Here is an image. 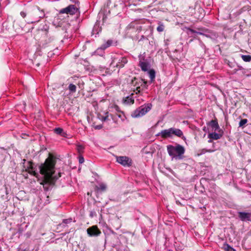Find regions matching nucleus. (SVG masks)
<instances>
[{"instance_id": "nucleus-1", "label": "nucleus", "mask_w": 251, "mask_h": 251, "mask_svg": "<svg viewBox=\"0 0 251 251\" xmlns=\"http://www.w3.org/2000/svg\"><path fill=\"white\" fill-rule=\"evenodd\" d=\"M56 162V157L50 154L45 162L39 166L40 174L44 176V178L41 184L43 185L45 190H48L49 188L47 185L54 184L56 180L61 176L60 172H58L57 175L55 174Z\"/></svg>"}, {"instance_id": "nucleus-2", "label": "nucleus", "mask_w": 251, "mask_h": 251, "mask_svg": "<svg viewBox=\"0 0 251 251\" xmlns=\"http://www.w3.org/2000/svg\"><path fill=\"white\" fill-rule=\"evenodd\" d=\"M167 150L172 160L174 159L181 160L183 158L185 149L182 145L179 144H176V146L169 145L167 146Z\"/></svg>"}, {"instance_id": "nucleus-3", "label": "nucleus", "mask_w": 251, "mask_h": 251, "mask_svg": "<svg viewBox=\"0 0 251 251\" xmlns=\"http://www.w3.org/2000/svg\"><path fill=\"white\" fill-rule=\"evenodd\" d=\"M45 14L43 10H40L39 7H37V9L33 10L30 15V19L25 21L27 24H35L39 22L41 19L44 17Z\"/></svg>"}, {"instance_id": "nucleus-4", "label": "nucleus", "mask_w": 251, "mask_h": 251, "mask_svg": "<svg viewBox=\"0 0 251 251\" xmlns=\"http://www.w3.org/2000/svg\"><path fill=\"white\" fill-rule=\"evenodd\" d=\"M151 106L152 105L151 103H148L146 105L141 106L136 109L132 114L131 116L134 118L142 117L151 109Z\"/></svg>"}, {"instance_id": "nucleus-5", "label": "nucleus", "mask_w": 251, "mask_h": 251, "mask_svg": "<svg viewBox=\"0 0 251 251\" xmlns=\"http://www.w3.org/2000/svg\"><path fill=\"white\" fill-rule=\"evenodd\" d=\"M78 10V8L74 5H70L65 8L60 10L59 13L61 14L66 13L70 15H74Z\"/></svg>"}, {"instance_id": "nucleus-6", "label": "nucleus", "mask_w": 251, "mask_h": 251, "mask_svg": "<svg viewBox=\"0 0 251 251\" xmlns=\"http://www.w3.org/2000/svg\"><path fill=\"white\" fill-rule=\"evenodd\" d=\"M116 161L124 166L129 167L131 164V159L126 156H116Z\"/></svg>"}, {"instance_id": "nucleus-7", "label": "nucleus", "mask_w": 251, "mask_h": 251, "mask_svg": "<svg viewBox=\"0 0 251 251\" xmlns=\"http://www.w3.org/2000/svg\"><path fill=\"white\" fill-rule=\"evenodd\" d=\"M116 60L118 61L115 65V67L117 68H122L127 63V59L126 57L123 56L121 57L120 58H114L111 62V64H114Z\"/></svg>"}, {"instance_id": "nucleus-8", "label": "nucleus", "mask_w": 251, "mask_h": 251, "mask_svg": "<svg viewBox=\"0 0 251 251\" xmlns=\"http://www.w3.org/2000/svg\"><path fill=\"white\" fill-rule=\"evenodd\" d=\"M239 218L243 222L251 221V212H238Z\"/></svg>"}, {"instance_id": "nucleus-9", "label": "nucleus", "mask_w": 251, "mask_h": 251, "mask_svg": "<svg viewBox=\"0 0 251 251\" xmlns=\"http://www.w3.org/2000/svg\"><path fill=\"white\" fill-rule=\"evenodd\" d=\"M87 232L90 236H97L101 233L100 231L96 226H92L87 228Z\"/></svg>"}, {"instance_id": "nucleus-10", "label": "nucleus", "mask_w": 251, "mask_h": 251, "mask_svg": "<svg viewBox=\"0 0 251 251\" xmlns=\"http://www.w3.org/2000/svg\"><path fill=\"white\" fill-rule=\"evenodd\" d=\"M142 83L143 79L141 78H137L134 77L131 81L132 85L136 87V90L138 93L141 91L140 87Z\"/></svg>"}, {"instance_id": "nucleus-11", "label": "nucleus", "mask_w": 251, "mask_h": 251, "mask_svg": "<svg viewBox=\"0 0 251 251\" xmlns=\"http://www.w3.org/2000/svg\"><path fill=\"white\" fill-rule=\"evenodd\" d=\"M219 133L212 132L208 134V137L209 139H212L213 140H218L220 139L223 135V131L222 129H219L218 130Z\"/></svg>"}, {"instance_id": "nucleus-12", "label": "nucleus", "mask_w": 251, "mask_h": 251, "mask_svg": "<svg viewBox=\"0 0 251 251\" xmlns=\"http://www.w3.org/2000/svg\"><path fill=\"white\" fill-rule=\"evenodd\" d=\"M157 136L160 135L163 138H171V133L170 128L167 129L161 130L159 133L157 134Z\"/></svg>"}, {"instance_id": "nucleus-13", "label": "nucleus", "mask_w": 251, "mask_h": 251, "mask_svg": "<svg viewBox=\"0 0 251 251\" xmlns=\"http://www.w3.org/2000/svg\"><path fill=\"white\" fill-rule=\"evenodd\" d=\"M28 164V166L27 167L26 171H27L29 174L37 177L38 176V174L34 170L32 163L29 161Z\"/></svg>"}, {"instance_id": "nucleus-14", "label": "nucleus", "mask_w": 251, "mask_h": 251, "mask_svg": "<svg viewBox=\"0 0 251 251\" xmlns=\"http://www.w3.org/2000/svg\"><path fill=\"white\" fill-rule=\"evenodd\" d=\"M170 130L172 137L174 135L178 137H182L183 134L180 129L171 127L170 128Z\"/></svg>"}, {"instance_id": "nucleus-15", "label": "nucleus", "mask_w": 251, "mask_h": 251, "mask_svg": "<svg viewBox=\"0 0 251 251\" xmlns=\"http://www.w3.org/2000/svg\"><path fill=\"white\" fill-rule=\"evenodd\" d=\"M187 30H188L187 31V33L188 34H190V33H197L198 34H199V35H203V36H204L207 38H209L210 37V33H207V32H197V31L193 29H191L189 27H187L186 28Z\"/></svg>"}, {"instance_id": "nucleus-16", "label": "nucleus", "mask_w": 251, "mask_h": 251, "mask_svg": "<svg viewBox=\"0 0 251 251\" xmlns=\"http://www.w3.org/2000/svg\"><path fill=\"white\" fill-rule=\"evenodd\" d=\"M209 125L213 128L215 131L219 130L220 129V126L218 125V122L217 120H211Z\"/></svg>"}, {"instance_id": "nucleus-17", "label": "nucleus", "mask_w": 251, "mask_h": 251, "mask_svg": "<svg viewBox=\"0 0 251 251\" xmlns=\"http://www.w3.org/2000/svg\"><path fill=\"white\" fill-rule=\"evenodd\" d=\"M139 65L141 67V70L145 72L148 71L150 67V64L148 61L144 62H142L141 63H139Z\"/></svg>"}, {"instance_id": "nucleus-18", "label": "nucleus", "mask_w": 251, "mask_h": 251, "mask_svg": "<svg viewBox=\"0 0 251 251\" xmlns=\"http://www.w3.org/2000/svg\"><path fill=\"white\" fill-rule=\"evenodd\" d=\"M54 132L57 134L60 135L63 137H65L67 135L66 133L63 131V129L60 127H56L54 129Z\"/></svg>"}, {"instance_id": "nucleus-19", "label": "nucleus", "mask_w": 251, "mask_h": 251, "mask_svg": "<svg viewBox=\"0 0 251 251\" xmlns=\"http://www.w3.org/2000/svg\"><path fill=\"white\" fill-rule=\"evenodd\" d=\"M113 43V41L111 39L108 40L105 43L103 44L101 46L102 47V49H104L105 50L107 48L110 47Z\"/></svg>"}, {"instance_id": "nucleus-20", "label": "nucleus", "mask_w": 251, "mask_h": 251, "mask_svg": "<svg viewBox=\"0 0 251 251\" xmlns=\"http://www.w3.org/2000/svg\"><path fill=\"white\" fill-rule=\"evenodd\" d=\"M207 33H210V37L209 38L211 39L212 40H215L217 39V38L218 37V34L214 31H210L208 29V31H207Z\"/></svg>"}, {"instance_id": "nucleus-21", "label": "nucleus", "mask_w": 251, "mask_h": 251, "mask_svg": "<svg viewBox=\"0 0 251 251\" xmlns=\"http://www.w3.org/2000/svg\"><path fill=\"white\" fill-rule=\"evenodd\" d=\"M223 248L224 249L225 251H236L234 249H233L226 243H225L223 244Z\"/></svg>"}, {"instance_id": "nucleus-22", "label": "nucleus", "mask_w": 251, "mask_h": 251, "mask_svg": "<svg viewBox=\"0 0 251 251\" xmlns=\"http://www.w3.org/2000/svg\"><path fill=\"white\" fill-rule=\"evenodd\" d=\"M158 26L156 28L157 31L159 32L163 31L165 28L164 25L161 22H158Z\"/></svg>"}, {"instance_id": "nucleus-23", "label": "nucleus", "mask_w": 251, "mask_h": 251, "mask_svg": "<svg viewBox=\"0 0 251 251\" xmlns=\"http://www.w3.org/2000/svg\"><path fill=\"white\" fill-rule=\"evenodd\" d=\"M72 222V218H69L67 219H64L62 223L60 224V226L61 227H65L66 225L70 224Z\"/></svg>"}, {"instance_id": "nucleus-24", "label": "nucleus", "mask_w": 251, "mask_h": 251, "mask_svg": "<svg viewBox=\"0 0 251 251\" xmlns=\"http://www.w3.org/2000/svg\"><path fill=\"white\" fill-rule=\"evenodd\" d=\"M104 49H102V47L100 46V48H98L97 50L95 51V53L100 56H102L104 53Z\"/></svg>"}, {"instance_id": "nucleus-25", "label": "nucleus", "mask_w": 251, "mask_h": 251, "mask_svg": "<svg viewBox=\"0 0 251 251\" xmlns=\"http://www.w3.org/2000/svg\"><path fill=\"white\" fill-rule=\"evenodd\" d=\"M214 151V150H206L205 149H201L199 151V153H198V156L201 155L202 154L205 153L207 152H212Z\"/></svg>"}, {"instance_id": "nucleus-26", "label": "nucleus", "mask_w": 251, "mask_h": 251, "mask_svg": "<svg viewBox=\"0 0 251 251\" xmlns=\"http://www.w3.org/2000/svg\"><path fill=\"white\" fill-rule=\"evenodd\" d=\"M241 58L245 62H249L251 61V56L250 55H242Z\"/></svg>"}, {"instance_id": "nucleus-27", "label": "nucleus", "mask_w": 251, "mask_h": 251, "mask_svg": "<svg viewBox=\"0 0 251 251\" xmlns=\"http://www.w3.org/2000/svg\"><path fill=\"white\" fill-rule=\"evenodd\" d=\"M68 89L71 92L75 93L76 92V87L75 85L71 83L68 86Z\"/></svg>"}, {"instance_id": "nucleus-28", "label": "nucleus", "mask_w": 251, "mask_h": 251, "mask_svg": "<svg viewBox=\"0 0 251 251\" xmlns=\"http://www.w3.org/2000/svg\"><path fill=\"white\" fill-rule=\"evenodd\" d=\"M145 53H144L143 54L139 56V63H141L142 62H144L147 61V59L145 58Z\"/></svg>"}, {"instance_id": "nucleus-29", "label": "nucleus", "mask_w": 251, "mask_h": 251, "mask_svg": "<svg viewBox=\"0 0 251 251\" xmlns=\"http://www.w3.org/2000/svg\"><path fill=\"white\" fill-rule=\"evenodd\" d=\"M247 122L248 120L247 119H241L239 124V127L243 126Z\"/></svg>"}, {"instance_id": "nucleus-30", "label": "nucleus", "mask_w": 251, "mask_h": 251, "mask_svg": "<svg viewBox=\"0 0 251 251\" xmlns=\"http://www.w3.org/2000/svg\"><path fill=\"white\" fill-rule=\"evenodd\" d=\"M150 77L151 80H153L155 76V72L153 70H150L149 72Z\"/></svg>"}, {"instance_id": "nucleus-31", "label": "nucleus", "mask_w": 251, "mask_h": 251, "mask_svg": "<svg viewBox=\"0 0 251 251\" xmlns=\"http://www.w3.org/2000/svg\"><path fill=\"white\" fill-rule=\"evenodd\" d=\"M106 189V185L104 183H101L100 184L99 187L98 188V190H100L102 191H105Z\"/></svg>"}, {"instance_id": "nucleus-32", "label": "nucleus", "mask_w": 251, "mask_h": 251, "mask_svg": "<svg viewBox=\"0 0 251 251\" xmlns=\"http://www.w3.org/2000/svg\"><path fill=\"white\" fill-rule=\"evenodd\" d=\"M237 69L238 71H240V73L243 75H244L246 72V70L244 68H243L242 66H238Z\"/></svg>"}, {"instance_id": "nucleus-33", "label": "nucleus", "mask_w": 251, "mask_h": 251, "mask_svg": "<svg viewBox=\"0 0 251 251\" xmlns=\"http://www.w3.org/2000/svg\"><path fill=\"white\" fill-rule=\"evenodd\" d=\"M121 114H118L117 116L122 121H124L126 119V116L124 114L123 112H121Z\"/></svg>"}, {"instance_id": "nucleus-34", "label": "nucleus", "mask_w": 251, "mask_h": 251, "mask_svg": "<svg viewBox=\"0 0 251 251\" xmlns=\"http://www.w3.org/2000/svg\"><path fill=\"white\" fill-rule=\"evenodd\" d=\"M83 149H84V148L82 145H79L77 146V150L79 153L82 152L83 151Z\"/></svg>"}, {"instance_id": "nucleus-35", "label": "nucleus", "mask_w": 251, "mask_h": 251, "mask_svg": "<svg viewBox=\"0 0 251 251\" xmlns=\"http://www.w3.org/2000/svg\"><path fill=\"white\" fill-rule=\"evenodd\" d=\"M198 30H199L198 32H207L208 31V29L205 28H198Z\"/></svg>"}, {"instance_id": "nucleus-36", "label": "nucleus", "mask_w": 251, "mask_h": 251, "mask_svg": "<svg viewBox=\"0 0 251 251\" xmlns=\"http://www.w3.org/2000/svg\"><path fill=\"white\" fill-rule=\"evenodd\" d=\"M141 86H142L143 87L147 89L148 88V85H147V82L146 81H144L143 80V83L142 84V85Z\"/></svg>"}, {"instance_id": "nucleus-37", "label": "nucleus", "mask_w": 251, "mask_h": 251, "mask_svg": "<svg viewBox=\"0 0 251 251\" xmlns=\"http://www.w3.org/2000/svg\"><path fill=\"white\" fill-rule=\"evenodd\" d=\"M84 161V159L82 156H79V163H82Z\"/></svg>"}, {"instance_id": "nucleus-38", "label": "nucleus", "mask_w": 251, "mask_h": 251, "mask_svg": "<svg viewBox=\"0 0 251 251\" xmlns=\"http://www.w3.org/2000/svg\"><path fill=\"white\" fill-rule=\"evenodd\" d=\"M108 119V116H102L100 120L102 122L106 121Z\"/></svg>"}, {"instance_id": "nucleus-39", "label": "nucleus", "mask_w": 251, "mask_h": 251, "mask_svg": "<svg viewBox=\"0 0 251 251\" xmlns=\"http://www.w3.org/2000/svg\"><path fill=\"white\" fill-rule=\"evenodd\" d=\"M94 128L96 129H100L102 128V125H100L95 126Z\"/></svg>"}, {"instance_id": "nucleus-40", "label": "nucleus", "mask_w": 251, "mask_h": 251, "mask_svg": "<svg viewBox=\"0 0 251 251\" xmlns=\"http://www.w3.org/2000/svg\"><path fill=\"white\" fill-rule=\"evenodd\" d=\"M20 15L24 18H25L26 17V13L25 12H23V11L21 12Z\"/></svg>"}, {"instance_id": "nucleus-41", "label": "nucleus", "mask_w": 251, "mask_h": 251, "mask_svg": "<svg viewBox=\"0 0 251 251\" xmlns=\"http://www.w3.org/2000/svg\"><path fill=\"white\" fill-rule=\"evenodd\" d=\"M228 65L230 67V68H233L234 67V66L233 65V63L230 62H228Z\"/></svg>"}, {"instance_id": "nucleus-42", "label": "nucleus", "mask_w": 251, "mask_h": 251, "mask_svg": "<svg viewBox=\"0 0 251 251\" xmlns=\"http://www.w3.org/2000/svg\"><path fill=\"white\" fill-rule=\"evenodd\" d=\"M17 251H27L26 249H23L21 248H18Z\"/></svg>"}, {"instance_id": "nucleus-43", "label": "nucleus", "mask_w": 251, "mask_h": 251, "mask_svg": "<svg viewBox=\"0 0 251 251\" xmlns=\"http://www.w3.org/2000/svg\"><path fill=\"white\" fill-rule=\"evenodd\" d=\"M25 235L26 236V238H29L31 236V233L30 232H27L25 234Z\"/></svg>"}, {"instance_id": "nucleus-44", "label": "nucleus", "mask_w": 251, "mask_h": 251, "mask_svg": "<svg viewBox=\"0 0 251 251\" xmlns=\"http://www.w3.org/2000/svg\"><path fill=\"white\" fill-rule=\"evenodd\" d=\"M238 70L237 68H235L233 70V74H236L237 72H238Z\"/></svg>"}, {"instance_id": "nucleus-45", "label": "nucleus", "mask_w": 251, "mask_h": 251, "mask_svg": "<svg viewBox=\"0 0 251 251\" xmlns=\"http://www.w3.org/2000/svg\"><path fill=\"white\" fill-rule=\"evenodd\" d=\"M115 109L116 110V111H117L118 112H121L122 111H121L119 109V107L117 106H116L115 107Z\"/></svg>"}, {"instance_id": "nucleus-46", "label": "nucleus", "mask_w": 251, "mask_h": 251, "mask_svg": "<svg viewBox=\"0 0 251 251\" xmlns=\"http://www.w3.org/2000/svg\"><path fill=\"white\" fill-rule=\"evenodd\" d=\"M74 2H75V3H78L79 2L77 0H72Z\"/></svg>"}, {"instance_id": "nucleus-47", "label": "nucleus", "mask_w": 251, "mask_h": 251, "mask_svg": "<svg viewBox=\"0 0 251 251\" xmlns=\"http://www.w3.org/2000/svg\"><path fill=\"white\" fill-rule=\"evenodd\" d=\"M127 99L129 100H130V101H132V103H133V102H134V100H132L131 98H129L128 97H127Z\"/></svg>"}, {"instance_id": "nucleus-48", "label": "nucleus", "mask_w": 251, "mask_h": 251, "mask_svg": "<svg viewBox=\"0 0 251 251\" xmlns=\"http://www.w3.org/2000/svg\"><path fill=\"white\" fill-rule=\"evenodd\" d=\"M22 231H23V230L21 229L20 228L19 229L18 232H19L20 234L22 232Z\"/></svg>"}, {"instance_id": "nucleus-49", "label": "nucleus", "mask_w": 251, "mask_h": 251, "mask_svg": "<svg viewBox=\"0 0 251 251\" xmlns=\"http://www.w3.org/2000/svg\"><path fill=\"white\" fill-rule=\"evenodd\" d=\"M212 139H209V140L208 141V142L209 143H212Z\"/></svg>"}, {"instance_id": "nucleus-50", "label": "nucleus", "mask_w": 251, "mask_h": 251, "mask_svg": "<svg viewBox=\"0 0 251 251\" xmlns=\"http://www.w3.org/2000/svg\"><path fill=\"white\" fill-rule=\"evenodd\" d=\"M169 251H171V250H169Z\"/></svg>"}]
</instances>
